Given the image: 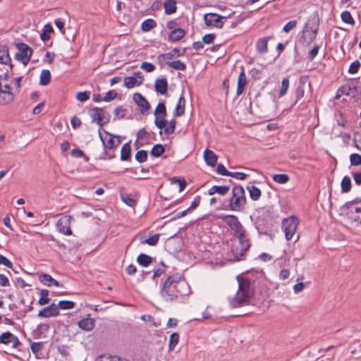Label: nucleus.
I'll list each match as a JSON object with an SVG mask.
<instances>
[{"label": "nucleus", "instance_id": "4be33fe9", "mask_svg": "<svg viewBox=\"0 0 361 361\" xmlns=\"http://www.w3.org/2000/svg\"><path fill=\"white\" fill-rule=\"evenodd\" d=\"M230 188L227 185H214L208 190V194L209 195L218 193L221 195H225L228 191Z\"/></svg>", "mask_w": 361, "mask_h": 361}, {"label": "nucleus", "instance_id": "cd10ccee", "mask_svg": "<svg viewBox=\"0 0 361 361\" xmlns=\"http://www.w3.org/2000/svg\"><path fill=\"white\" fill-rule=\"evenodd\" d=\"M185 35V31L184 30L181 28H177L173 30L170 35H169V39L173 42H176L180 40L183 36Z\"/></svg>", "mask_w": 361, "mask_h": 361}, {"label": "nucleus", "instance_id": "473e14b6", "mask_svg": "<svg viewBox=\"0 0 361 361\" xmlns=\"http://www.w3.org/2000/svg\"><path fill=\"white\" fill-rule=\"evenodd\" d=\"M247 190L250 192V196L253 200H258L261 196V190L255 186H247Z\"/></svg>", "mask_w": 361, "mask_h": 361}, {"label": "nucleus", "instance_id": "5701e85b", "mask_svg": "<svg viewBox=\"0 0 361 361\" xmlns=\"http://www.w3.org/2000/svg\"><path fill=\"white\" fill-rule=\"evenodd\" d=\"M185 100L183 96H180L179 97L178 102L176 106L173 116H182L185 112Z\"/></svg>", "mask_w": 361, "mask_h": 361}, {"label": "nucleus", "instance_id": "dca6fc26", "mask_svg": "<svg viewBox=\"0 0 361 361\" xmlns=\"http://www.w3.org/2000/svg\"><path fill=\"white\" fill-rule=\"evenodd\" d=\"M133 100L139 106L142 114H145L149 109L150 106L146 99L140 93H135L133 95Z\"/></svg>", "mask_w": 361, "mask_h": 361}, {"label": "nucleus", "instance_id": "f8f14e48", "mask_svg": "<svg viewBox=\"0 0 361 361\" xmlns=\"http://www.w3.org/2000/svg\"><path fill=\"white\" fill-rule=\"evenodd\" d=\"M89 114L92 121L96 122L101 127L107 122V120H105L104 113L102 109L93 108L89 111Z\"/></svg>", "mask_w": 361, "mask_h": 361}, {"label": "nucleus", "instance_id": "1a4fd4ad", "mask_svg": "<svg viewBox=\"0 0 361 361\" xmlns=\"http://www.w3.org/2000/svg\"><path fill=\"white\" fill-rule=\"evenodd\" d=\"M224 18H226V17L214 13H207L204 16V23L207 26H214L218 28L223 27L224 23L222 19Z\"/></svg>", "mask_w": 361, "mask_h": 361}, {"label": "nucleus", "instance_id": "6ab92c4d", "mask_svg": "<svg viewBox=\"0 0 361 361\" xmlns=\"http://www.w3.org/2000/svg\"><path fill=\"white\" fill-rule=\"evenodd\" d=\"M78 326L84 331H90L94 327V320L89 314L87 317L78 322Z\"/></svg>", "mask_w": 361, "mask_h": 361}, {"label": "nucleus", "instance_id": "6e6d98bb", "mask_svg": "<svg viewBox=\"0 0 361 361\" xmlns=\"http://www.w3.org/2000/svg\"><path fill=\"white\" fill-rule=\"evenodd\" d=\"M360 67V63L358 61L353 62L348 69V72L351 74L356 73Z\"/></svg>", "mask_w": 361, "mask_h": 361}, {"label": "nucleus", "instance_id": "a18cd8bd", "mask_svg": "<svg viewBox=\"0 0 361 361\" xmlns=\"http://www.w3.org/2000/svg\"><path fill=\"white\" fill-rule=\"evenodd\" d=\"M273 180L279 184H284L289 180V176L287 174H275Z\"/></svg>", "mask_w": 361, "mask_h": 361}, {"label": "nucleus", "instance_id": "3c124183", "mask_svg": "<svg viewBox=\"0 0 361 361\" xmlns=\"http://www.w3.org/2000/svg\"><path fill=\"white\" fill-rule=\"evenodd\" d=\"M147 152L145 150H140L135 154V159L140 163L145 162L147 160Z\"/></svg>", "mask_w": 361, "mask_h": 361}, {"label": "nucleus", "instance_id": "9b49d317", "mask_svg": "<svg viewBox=\"0 0 361 361\" xmlns=\"http://www.w3.org/2000/svg\"><path fill=\"white\" fill-rule=\"evenodd\" d=\"M344 212H346L348 215L353 214L354 212L356 213H361V199L356 198L352 201L346 202L342 207Z\"/></svg>", "mask_w": 361, "mask_h": 361}, {"label": "nucleus", "instance_id": "49530a36", "mask_svg": "<svg viewBox=\"0 0 361 361\" xmlns=\"http://www.w3.org/2000/svg\"><path fill=\"white\" fill-rule=\"evenodd\" d=\"M342 20L349 25H353L355 20L349 11H344L341 13Z\"/></svg>", "mask_w": 361, "mask_h": 361}, {"label": "nucleus", "instance_id": "72a5a7b5", "mask_svg": "<svg viewBox=\"0 0 361 361\" xmlns=\"http://www.w3.org/2000/svg\"><path fill=\"white\" fill-rule=\"evenodd\" d=\"M179 342V335L178 333H173L169 338V350L172 351Z\"/></svg>", "mask_w": 361, "mask_h": 361}, {"label": "nucleus", "instance_id": "39448f33", "mask_svg": "<svg viewBox=\"0 0 361 361\" xmlns=\"http://www.w3.org/2000/svg\"><path fill=\"white\" fill-rule=\"evenodd\" d=\"M250 242L247 236L237 238L234 240L231 251L233 255V260H240L245 252L250 247Z\"/></svg>", "mask_w": 361, "mask_h": 361}, {"label": "nucleus", "instance_id": "b1692460", "mask_svg": "<svg viewBox=\"0 0 361 361\" xmlns=\"http://www.w3.org/2000/svg\"><path fill=\"white\" fill-rule=\"evenodd\" d=\"M246 85V75L244 72H241L238 78V85L236 93L238 95L243 92L244 87Z\"/></svg>", "mask_w": 361, "mask_h": 361}, {"label": "nucleus", "instance_id": "9d476101", "mask_svg": "<svg viewBox=\"0 0 361 361\" xmlns=\"http://www.w3.org/2000/svg\"><path fill=\"white\" fill-rule=\"evenodd\" d=\"M104 133L106 135L103 136L102 133L99 132V137L106 149H113L121 143L119 137H115L106 131Z\"/></svg>", "mask_w": 361, "mask_h": 361}, {"label": "nucleus", "instance_id": "864d4df0", "mask_svg": "<svg viewBox=\"0 0 361 361\" xmlns=\"http://www.w3.org/2000/svg\"><path fill=\"white\" fill-rule=\"evenodd\" d=\"M97 361H128L124 358H121L117 356H101Z\"/></svg>", "mask_w": 361, "mask_h": 361}, {"label": "nucleus", "instance_id": "c756f323", "mask_svg": "<svg viewBox=\"0 0 361 361\" xmlns=\"http://www.w3.org/2000/svg\"><path fill=\"white\" fill-rule=\"evenodd\" d=\"M137 262L140 266L147 267L152 263V258L147 255L140 254L137 258Z\"/></svg>", "mask_w": 361, "mask_h": 361}, {"label": "nucleus", "instance_id": "8fccbe9b", "mask_svg": "<svg viewBox=\"0 0 361 361\" xmlns=\"http://www.w3.org/2000/svg\"><path fill=\"white\" fill-rule=\"evenodd\" d=\"M289 87V80L288 78H284L281 82V87L280 90V96H284Z\"/></svg>", "mask_w": 361, "mask_h": 361}, {"label": "nucleus", "instance_id": "0e129e2a", "mask_svg": "<svg viewBox=\"0 0 361 361\" xmlns=\"http://www.w3.org/2000/svg\"><path fill=\"white\" fill-rule=\"evenodd\" d=\"M354 143L355 147L361 151V134L360 133H355L354 135Z\"/></svg>", "mask_w": 361, "mask_h": 361}, {"label": "nucleus", "instance_id": "7ed1b4c3", "mask_svg": "<svg viewBox=\"0 0 361 361\" xmlns=\"http://www.w3.org/2000/svg\"><path fill=\"white\" fill-rule=\"evenodd\" d=\"M246 204L245 190L242 186H235L232 190V197L230 199V209L240 212L244 209Z\"/></svg>", "mask_w": 361, "mask_h": 361}, {"label": "nucleus", "instance_id": "ea45409f", "mask_svg": "<svg viewBox=\"0 0 361 361\" xmlns=\"http://www.w3.org/2000/svg\"><path fill=\"white\" fill-rule=\"evenodd\" d=\"M41 297L38 300V303L40 305H44L49 302L50 299L49 298V290L47 289H42L40 292Z\"/></svg>", "mask_w": 361, "mask_h": 361}, {"label": "nucleus", "instance_id": "09e8293b", "mask_svg": "<svg viewBox=\"0 0 361 361\" xmlns=\"http://www.w3.org/2000/svg\"><path fill=\"white\" fill-rule=\"evenodd\" d=\"M350 164L353 166L361 165V155L357 153L352 154L350 156Z\"/></svg>", "mask_w": 361, "mask_h": 361}, {"label": "nucleus", "instance_id": "f704fd0d", "mask_svg": "<svg viewBox=\"0 0 361 361\" xmlns=\"http://www.w3.org/2000/svg\"><path fill=\"white\" fill-rule=\"evenodd\" d=\"M351 180L350 177L345 176L341 181V190L343 193L350 192L351 189Z\"/></svg>", "mask_w": 361, "mask_h": 361}, {"label": "nucleus", "instance_id": "052dcab7", "mask_svg": "<svg viewBox=\"0 0 361 361\" xmlns=\"http://www.w3.org/2000/svg\"><path fill=\"white\" fill-rule=\"evenodd\" d=\"M216 172L222 176H229L231 172L227 171L225 166L222 164H219L216 168Z\"/></svg>", "mask_w": 361, "mask_h": 361}, {"label": "nucleus", "instance_id": "2eb2a0df", "mask_svg": "<svg viewBox=\"0 0 361 361\" xmlns=\"http://www.w3.org/2000/svg\"><path fill=\"white\" fill-rule=\"evenodd\" d=\"M59 314V311L58 310V306L56 304L52 303L40 310L38 313V317L47 318L51 317H56Z\"/></svg>", "mask_w": 361, "mask_h": 361}, {"label": "nucleus", "instance_id": "412c9836", "mask_svg": "<svg viewBox=\"0 0 361 361\" xmlns=\"http://www.w3.org/2000/svg\"><path fill=\"white\" fill-rule=\"evenodd\" d=\"M155 90L161 94H164L167 92L168 82L166 78L158 79L154 85Z\"/></svg>", "mask_w": 361, "mask_h": 361}, {"label": "nucleus", "instance_id": "e433bc0d", "mask_svg": "<svg viewBox=\"0 0 361 361\" xmlns=\"http://www.w3.org/2000/svg\"><path fill=\"white\" fill-rule=\"evenodd\" d=\"M121 197L123 202H125L127 205L132 207L135 206L137 201L131 195L125 193H121Z\"/></svg>", "mask_w": 361, "mask_h": 361}, {"label": "nucleus", "instance_id": "4d7b16f0", "mask_svg": "<svg viewBox=\"0 0 361 361\" xmlns=\"http://www.w3.org/2000/svg\"><path fill=\"white\" fill-rule=\"evenodd\" d=\"M165 271V265L164 263H160L157 268L154 270V275L153 277H158L161 276L164 272Z\"/></svg>", "mask_w": 361, "mask_h": 361}, {"label": "nucleus", "instance_id": "a211bd4d", "mask_svg": "<svg viewBox=\"0 0 361 361\" xmlns=\"http://www.w3.org/2000/svg\"><path fill=\"white\" fill-rule=\"evenodd\" d=\"M203 158L207 165L214 166L218 160V157L212 150L206 149L203 153Z\"/></svg>", "mask_w": 361, "mask_h": 361}, {"label": "nucleus", "instance_id": "69168bd1", "mask_svg": "<svg viewBox=\"0 0 361 361\" xmlns=\"http://www.w3.org/2000/svg\"><path fill=\"white\" fill-rule=\"evenodd\" d=\"M43 343L42 342H37L31 344V350L34 353H37L42 348Z\"/></svg>", "mask_w": 361, "mask_h": 361}, {"label": "nucleus", "instance_id": "6e6552de", "mask_svg": "<svg viewBox=\"0 0 361 361\" xmlns=\"http://www.w3.org/2000/svg\"><path fill=\"white\" fill-rule=\"evenodd\" d=\"M73 218L70 215H64L61 216L56 223L57 230L66 235H70L72 234V231L71 229V223Z\"/></svg>", "mask_w": 361, "mask_h": 361}, {"label": "nucleus", "instance_id": "c9c22d12", "mask_svg": "<svg viewBox=\"0 0 361 361\" xmlns=\"http://www.w3.org/2000/svg\"><path fill=\"white\" fill-rule=\"evenodd\" d=\"M159 239V234H154L149 238L144 239L143 238H140V243L142 244H147L149 245H155Z\"/></svg>", "mask_w": 361, "mask_h": 361}, {"label": "nucleus", "instance_id": "338daca9", "mask_svg": "<svg viewBox=\"0 0 361 361\" xmlns=\"http://www.w3.org/2000/svg\"><path fill=\"white\" fill-rule=\"evenodd\" d=\"M320 47L319 45H314V47L310 51L308 57L310 60L314 59V58L318 54V51Z\"/></svg>", "mask_w": 361, "mask_h": 361}, {"label": "nucleus", "instance_id": "774afa93", "mask_svg": "<svg viewBox=\"0 0 361 361\" xmlns=\"http://www.w3.org/2000/svg\"><path fill=\"white\" fill-rule=\"evenodd\" d=\"M76 98L80 102H85L89 99V95L86 92H80L77 94Z\"/></svg>", "mask_w": 361, "mask_h": 361}, {"label": "nucleus", "instance_id": "de8ad7c7", "mask_svg": "<svg viewBox=\"0 0 361 361\" xmlns=\"http://www.w3.org/2000/svg\"><path fill=\"white\" fill-rule=\"evenodd\" d=\"M170 67L178 71H184L186 68L185 65L180 61H174L169 63Z\"/></svg>", "mask_w": 361, "mask_h": 361}, {"label": "nucleus", "instance_id": "bf43d9fd", "mask_svg": "<svg viewBox=\"0 0 361 361\" xmlns=\"http://www.w3.org/2000/svg\"><path fill=\"white\" fill-rule=\"evenodd\" d=\"M117 97V93L114 90L109 91L105 97L103 98V101L110 102L114 100Z\"/></svg>", "mask_w": 361, "mask_h": 361}, {"label": "nucleus", "instance_id": "f03ea898", "mask_svg": "<svg viewBox=\"0 0 361 361\" xmlns=\"http://www.w3.org/2000/svg\"><path fill=\"white\" fill-rule=\"evenodd\" d=\"M252 295L250 281L247 279L240 280L238 279V290L231 302L232 306L238 307L245 304Z\"/></svg>", "mask_w": 361, "mask_h": 361}, {"label": "nucleus", "instance_id": "f3484780", "mask_svg": "<svg viewBox=\"0 0 361 361\" xmlns=\"http://www.w3.org/2000/svg\"><path fill=\"white\" fill-rule=\"evenodd\" d=\"M318 27L317 25L312 26H306L303 30V38L308 43L312 42L316 37Z\"/></svg>", "mask_w": 361, "mask_h": 361}, {"label": "nucleus", "instance_id": "393cba45", "mask_svg": "<svg viewBox=\"0 0 361 361\" xmlns=\"http://www.w3.org/2000/svg\"><path fill=\"white\" fill-rule=\"evenodd\" d=\"M164 7L166 14L174 13L176 11V1L175 0H166Z\"/></svg>", "mask_w": 361, "mask_h": 361}, {"label": "nucleus", "instance_id": "5fc2aeb1", "mask_svg": "<svg viewBox=\"0 0 361 361\" xmlns=\"http://www.w3.org/2000/svg\"><path fill=\"white\" fill-rule=\"evenodd\" d=\"M297 24V20H290L284 25L283 30L285 32H289L296 27Z\"/></svg>", "mask_w": 361, "mask_h": 361}, {"label": "nucleus", "instance_id": "0eeeda50", "mask_svg": "<svg viewBox=\"0 0 361 361\" xmlns=\"http://www.w3.org/2000/svg\"><path fill=\"white\" fill-rule=\"evenodd\" d=\"M18 52L16 54V59L21 61L24 66L27 65L32 54V49L23 43L18 44Z\"/></svg>", "mask_w": 361, "mask_h": 361}, {"label": "nucleus", "instance_id": "c85d7f7f", "mask_svg": "<svg viewBox=\"0 0 361 361\" xmlns=\"http://www.w3.org/2000/svg\"><path fill=\"white\" fill-rule=\"evenodd\" d=\"M51 81V73L48 70H42L40 73L39 83L41 85H47Z\"/></svg>", "mask_w": 361, "mask_h": 361}, {"label": "nucleus", "instance_id": "37998d69", "mask_svg": "<svg viewBox=\"0 0 361 361\" xmlns=\"http://www.w3.org/2000/svg\"><path fill=\"white\" fill-rule=\"evenodd\" d=\"M56 305L58 306V310H70L75 307V302L70 300H61Z\"/></svg>", "mask_w": 361, "mask_h": 361}, {"label": "nucleus", "instance_id": "423d86ee", "mask_svg": "<svg viewBox=\"0 0 361 361\" xmlns=\"http://www.w3.org/2000/svg\"><path fill=\"white\" fill-rule=\"evenodd\" d=\"M298 224L299 221L295 216H290L283 219L282 228L287 240H290L294 238Z\"/></svg>", "mask_w": 361, "mask_h": 361}, {"label": "nucleus", "instance_id": "79ce46f5", "mask_svg": "<svg viewBox=\"0 0 361 361\" xmlns=\"http://www.w3.org/2000/svg\"><path fill=\"white\" fill-rule=\"evenodd\" d=\"M176 125V121L175 119L171 120L167 123L166 126L163 128L164 132L166 135H170L174 133Z\"/></svg>", "mask_w": 361, "mask_h": 361}, {"label": "nucleus", "instance_id": "a19ab883", "mask_svg": "<svg viewBox=\"0 0 361 361\" xmlns=\"http://www.w3.org/2000/svg\"><path fill=\"white\" fill-rule=\"evenodd\" d=\"M164 152V147L161 145L157 144L152 147L150 154L152 157H160Z\"/></svg>", "mask_w": 361, "mask_h": 361}, {"label": "nucleus", "instance_id": "ddd939ff", "mask_svg": "<svg viewBox=\"0 0 361 361\" xmlns=\"http://www.w3.org/2000/svg\"><path fill=\"white\" fill-rule=\"evenodd\" d=\"M20 343L18 337L9 331L4 332L0 335V344H11L13 348H17Z\"/></svg>", "mask_w": 361, "mask_h": 361}, {"label": "nucleus", "instance_id": "603ef678", "mask_svg": "<svg viewBox=\"0 0 361 361\" xmlns=\"http://www.w3.org/2000/svg\"><path fill=\"white\" fill-rule=\"evenodd\" d=\"M171 184H178L179 185V191L181 192L184 190L185 187L186 186V182L185 180H180L177 178H172L171 179Z\"/></svg>", "mask_w": 361, "mask_h": 361}, {"label": "nucleus", "instance_id": "2f4dec72", "mask_svg": "<svg viewBox=\"0 0 361 361\" xmlns=\"http://www.w3.org/2000/svg\"><path fill=\"white\" fill-rule=\"evenodd\" d=\"M131 152V147L128 143H126L122 146L121 152V159L126 161L130 158Z\"/></svg>", "mask_w": 361, "mask_h": 361}, {"label": "nucleus", "instance_id": "4468645a", "mask_svg": "<svg viewBox=\"0 0 361 361\" xmlns=\"http://www.w3.org/2000/svg\"><path fill=\"white\" fill-rule=\"evenodd\" d=\"M143 75L141 72H137L133 76L126 77L124 79V85L128 88H133L139 86L142 83Z\"/></svg>", "mask_w": 361, "mask_h": 361}, {"label": "nucleus", "instance_id": "4c0bfd02", "mask_svg": "<svg viewBox=\"0 0 361 361\" xmlns=\"http://www.w3.org/2000/svg\"><path fill=\"white\" fill-rule=\"evenodd\" d=\"M306 82V79L301 78L300 81V84L298 87L296 89L295 91V96L297 99H301L304 96L305 90H304V85Z\"/></svg>", "mask_w": 361, "mask_h": 361}, {"label": "nucleus", "instance_id": "aec40b11", "mask_svg": "<svg viewBox=\"0 0 361 361\" xmlns=\"http://www.w3.org/2000/svg\"><path fill=\"white\" fill-rule=\"evenodd\" d=\"M39 280L41 283L48 286H55L56 287L60 286L59 281L53 279L50 275L47 274H41L39 276Z\"/></svg>", "mask_w": 361, "mask_h": 361}, {"label": "nucleus", "instance_id": "680f3d73", "mask_svg": "<svg viewBox=\"0 0 361 361\" xmlns=\"http://www.w3.org/2000/svg\"><path fill=\"white\" fill-rule=\"evenodd\" d=\"M140 68L148 73L152 72L155 68L154 66L149 62H143Z\"/></svg>", "mask_w": 361, "mask_h": 361}, {"label": "nucleus", "instance_id": "a878e982", "mask_svg": "<svg viewBox=\"0 0 361 361\" xmlns=\"http://www.w3.org/2000/svg\"><path fill=\"white\" fill-rule=\"evenodd\" d=\"M154 124L159 128L163 129L166 126L167 121H166V114H157L154 115Z\"/></svg>", "mask_w": 361, "mask_h": 361}, {"label": "nucleus", "instance_id": "f257e3e1", "mask_svg": "<svg viewBox=\"0 0 361 361\" xmlns=\"http://www.w3.org/2000/svg\"><path fill=\"white\" fill-rule=\"evenodd\" d=\"M190 287L181 276L169 277L164 283L160 291L161 298L165 301H172L178 295H187Z\"/></svg>", "mask_w": 361, "mask_h": 361}, {"label": "nucleus", "instance_id": "13d9d810", "mask_svg": "<svg viewBox=\"0 0 361 361\" xmlns=\"http://www.w3.org/2000/svg\"><path fill=\"white\" fill-rule=\"evenodd\" d=\"M166 114V109L164 103H159L156 107L154 115Z\"/></svg>", "mask_w": 361, "mask_h": 361}, {"label": "nucleus", "instance_id": "e2e57ef3", "mask_svg": "<svg viewBox=\"0 0 361 361\" xmlns=\"http://www.w3.org/2000/svg\"><path fill=\"white\" fill-rule=\"evenodd\" d=\"M174 57V54L172 52L161 54L158 56V61L162 62L164 61H168Z\"/></svg>", "mask_w": 361, "mask_h": 361}, {"label": "nucleus", "instance_id": "58836bf2", "mask_svg": "<svg viewBox=\"0 0 361 361\" xmlns=\"http://www.w3.org/2000/svg\"><path fill=\"white\" fill-rule=\"evenodd\" d=\"M257 51L261 53L264 54L267 52V39L265 38H262L258 40L257 43Z\"/></svg>", "mask_w": 361, "mask_h": 361}, {"label": "nucleus", "instance_id": "7c9ffc66", "mask_svg": "<svg viewBox=\"0 0 361 361\" xmlns=\"http://www.w3.org/2000/svg\"><path fill=\"white\" fill-rule=\"evenodd\" d=\"M54 32V29L52 26L50 24H46L44 26L43 32L40 35V38L42 41L46 42L50 38V33Z\"/></svg>", "mask_w": 361, "mask_h": 361}, {"label": "nucleus", "instance_id": "c03bdc74", "mask_svg": "<svg viewBox=\"0 0 361 361\" xmlns=\"http://www.w3.org/2000/svg\"><path fill=\"white\" fill-rule=\"evenodd\" d=\"M157 25L156 22L152 19H147L142 24V29L144 31H149Z\"/></svg>", "mask_w": 361, "mask_h": 361}, {"label": "nucleus", "instance_id": "20e7f679", "mask_svg": "<svg viewBox=\"0 0 361 361\" xmlns=\"http://www.w3.org/2000/svg\"><path fill=\"white\" fill-rule=\"evenodd\" d=\"M219 219L231 228L235 238L247 236L243 225L235 216L221 215Z\"/></svg>", "mask_w": 361, "mask_h": 361}, {"label": "nucleus", "instance_id": "bb28decb", "mask_svg": "<svg viewBox=\"0 0 361 361\" xmlns=\"http://www.w3.org/2000/svg\"><path fill=\"white\" fill-rule=\"evenodd\" d=\"M10 61L8 49L6 46L0 47V63L7 64Z\"/></svg>", "mask_w": 361, "mask_h": 361}]
</instances>
